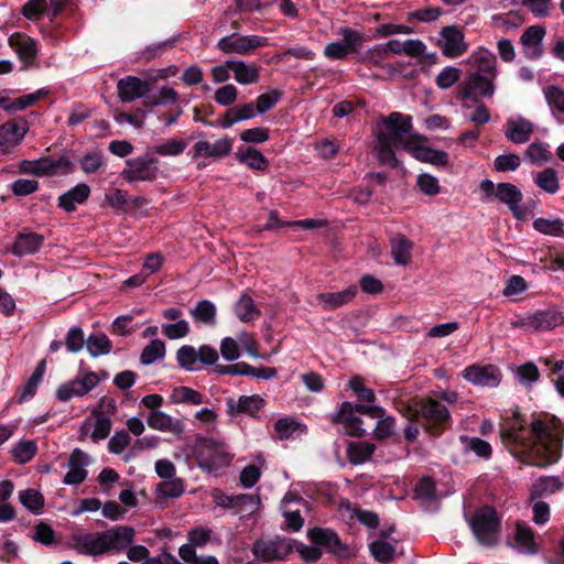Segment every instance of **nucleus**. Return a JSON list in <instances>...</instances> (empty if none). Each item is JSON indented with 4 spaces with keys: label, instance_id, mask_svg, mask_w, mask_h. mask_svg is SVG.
I'll return each instance as SVG.
<instances>
[{
    "label": "nucleus",
    "instance_id": "obj_24",
    "mask_svg": "<svg viewBox=\"0 0 564 564\" xmlns=\"http://www.w3.org/2000/svg\"><path fill=\"white\" fill-rule=\"evenodd\" d=\"M496 197L508 206L516 218H524L525 214L520 205L522 193L516 185L511 183H499L496 188Z\"/></svg>",
    "mask_w": 564,
    "mask_h": 564
},
{
    "label": "nucleus",
    "instance_id": "obj_28",
    "mask_svg": "<svg viewBox=\"0 0 564 564\" xmlns=\"http://www.w3.org/2000/svg\"><path fill=\"white\" fill-rule=\"evenodd\" d=\"M149 85L138 77L128 76L118 82V95L123 102H131L142 97Z\"/></svg>",
    "mask_w": 564,
    "mask_h": 564
},
{
    "label": "nucleus",
    "instance_id": "obj_11",
    "mask_svg": "<svg viewBox=\"0 0 564 564\" xmlns=\"http://www.w3.org/2000/svg\"><path fill=\"white\" fill-rule=\"evenodd\" d=\"M496 77L480 73H471L463 84L459 98L464 102L463 107L468 108V100H475L478 96L491 97L495 94Z\"/></svg>",
    "mask_w": 564,
    "mask_h": 564
},
{
    "label": "nucleus",
    "instance_id": "obj_18",
    "mask_svg": "<svg viewBox=\"0 0 564 564\" xmlns=\"http://www.w3.org/2000/svg\"><path fill=\"white\" fill-rule=\"evenodd\" d=\"M545 33V29L540 25H532L525 29L520 37V44L528 59L534 61L543 55V40Z\"/></svg>",
    "mask_w": 564,
    "mask_h": 564
},
{
    "label": "nucleus",
    "instance_id": "obj_63",
    "mask_svg": "<svg viewBox=\"0 0 564 564\" xmlns=\"http://www.w3.org/2000/svg\"><path fill=\"white\" fill-rule=\"evenodd\" d=\"M460 77V70L453 66L445 67L435 78L438 88L447 89L452 87Z\"/></svg>",
    "mask_w": 564,
    "mask_h": 564
},
{
    "label": "nucleus",
    "instance_id": "obj_40",
    "mask_svg": "<svg viewBox=\"0 0 564 564\" xmlns=\"http://www.w3.org/2000/svg\"><path fill=\"white\" fill-rule=\"evenodd\" d=\"M236 158L240 163L252 170L264 171L269 167L268 159L254 148H239Z\"/></svg>",
    "mask_w": 564,
    "mask_h": 564
},
{
    "label": "nucleus",
    "instance_id": "obj_16",
    "mask_svg": "<svg viewBox=\"0 0 564 564\" xmlns=\"http://www.w3.org/2000/svg\"><path fill=\"white\" fill-rule=\"evenodd\" d=\"M98 381V376L93 371L79 373L74 380L62 384L57 389V397L62 401H68L74 397H83L93 390Z\"/></svg>",
    "mask_w": 564,
    "mask_h": 564
},
{
    "label": "nucleus",
    "instance_id": "obj_53",
    "mask_svg": "<svg viewBox=\"0 0 564 564\" xmlns=\"http://www.w3.org/2000/svg\"><path fill=\"white\" fill-rule=\"evenodd\" d=\"M176 359L180 367L187 371H194L199 368L198 351L193 346H182L176 352Z\"/></svg>",
    "mask_w": 564,
    "mask_h": 564
},
{
    "label": "nucleus",
    "instance_id": "obj_15",
    "mask_svg": "<svg viewBox=\"0 0 564 564\" xmlns=\"http://www.w3.org/2000/svg\"><path fill=\"white\" fill-rule=\"evenodd\" d=\"M420 412L423 419L426 420L432 434H438L449 425V412L438 400L430 398L423 401Z\"/></svg>",
    "mask_w": 564,
    "mask_h": 564
},
{
    "label": "nucleus",
    "instance_id": "obj_54",
    "mask_svg": "<svg viewBox=\"0 0 564 564\" xmlns=\"http://www.w3.org/2000/svg\"><path fill=\"white\" fill-rule=\"evenodd\" d=\"M86 348L90 356L99 357L107 355L111 350V343L108 337L104 334L90 335L86 339Z\"/></svg>",
    "mask_w": 564,
    "mask_h": 564
},
{
    "label": "nucleus",
    "instance_id": "obj_6",
    "mask_svg": "<svg viewBox=\"0 0 564 564\" xmlns=\"http://www.w3.org/2000/svg\"><path fill=\"white\" fill-rule=\"evenodd\" d=\"M468 522L479 544L485 546L497 544L500 538L501 518L492 507L478 508L470 516Z\"/></svg>",
    "mask_w": 564,
    "mask_h": 564
},
{
    "label": "nucleus",
    "instance_id": "obj_35",
    "mask_svg": "<svg viewBox=\"0 0 564 564\" xmlns=\"http://www.w3.org/2000/svg\"><path fill=\"white\" fill-rule=\"evenodd\" d=\"M26 132L23 119H14L0 126V145L17 144Z\"/></svg>",
    "mask_w": 564,
    "mask_h": 564
},
{
    "label": "nucleus",
    "instance_id": "obj_22",
    "mask_svg": "<svg viewBox=\"0 0 564 564\" xmlns=\"http://www.w3.org/2000/svg\"><path fill=\"white\" fill-rule=\"evenodd\" d=\"M147 423L152 430L171 433L175 436H181L185 431L183 420L175 419L161 410L150 411L147 416Z\"/></svg>",
    "mask_w": 564,
    "mask_h": 564
},
{
    "label": "nucleus",
    "instance_id": "obj_61",
    "mask_svg": "<svg viewBox=\"0 0 564 564\" xmlns=\"http://www.w3.org/2000/svg\"><path fill=\"white\" fill-rule=\"evenodd\" d=\"M237 97H238V89L232 84H227V85L219 87L218 89H216L215 96H214L215 101L218 105L225 106V107L234 105L235 101L237 100Z\"/></svg>",
    "mask_w": 564,
    "mask_h": 564
},
{
    "label": "nucleus",
    "instance_id": "obj_59",
    "mask_svg": "<svg viewBox=\"0 0 564 564\" xmlns=\"http://www.w3.org/2000/svg\"><path fill=\"white\" fill-rule=\"evenodd\" d=\"M187 142L183 139H169L154 148L156 154L163 156H175L184 152Z\"/></svg>",
    "mask_w": 564,
    "mask_h": 564
},
{
    "label": "nucleus",
    "instance_id": "obj_60",
    "mask_svg": "<svg viewBox=\"0 0 564 564\" xmlns=\"http://www.w3.org/2000/svg\"><path fill=\"white\" fill-rule=\"evenodd\" d=\"M516 376L523 386H531L540 378V371L535 364L529 361L517 368Z\"/></svg>",
    "mask_w": 564,
    "mask_h": 564
},
{
    "label": "nucleus",
    "instance_id": "obj_62",
    "mask_svg": "<svg viewBox=\"0 0 564 564\" xmlns=\"http://www.w3.org/2000/svg\"><path fill=\"white\" fill-rule=\"evenodd\" d=\"M85 344L86 339L83 329L77 326L69 328L65 338L67 350L70 352H78L83 349Z\"/></svg>",
    "mask_w": 564,
    "mask_h": 564
},
{
    "label": "nucleus",
    "instance_id": "obj_56",
    "mask_svg": "<svg viewBox=\"0 0 564 564\" xmlns=\"http://www.w3.org/2000/svg\"><path fill=\"white\" fill-rule=\"evenodd\" d=\"M164 356L165 344L161 339H153L144 347L140 359L143 365H151Z\"/></svg>",
    "mask_w": 564,
    "mask_h": 564
},
{
    "label": "nucleus",
    "instance_id": "obj_29",
    "mask_svg": "<svg viewBox=\"0 0 564 564\" xmlns=\"http://www.w3.org/2000/svg\"><path fill=\"white\" fill-rule=\"evenodd\" d=\"M564 488V479L560 476H543L531 486L530 496L534 500L540 497H549Z\"/></svg>",
    "mask_w": 564,
    "mask_h": 564
},
{
    "label": "nucleus",
    "instance_id": "obj_34",
    "mask_svg": "<svg viewBox=\"0 0 564 564\" xmlns=\"http://www.w3.org/2000/svg\"><path fill=\"white\" fill-rule=\"evenodd\" d=\"M169 400L173 404L200 405L205 403L204 395L186 386H175L171 389Z\"/></svg>",
    "mask_w": 564,
    "mask_h": 564
},
{
    "label": "nucleus",
    "instance_id": "obj_39",
    "mask_svg": "<svg viewBox=\"0 0 564 564\" xmlns=\"http://www.w3.org/2000/svg\"><path fill=\"white\" fill-rule=\"evenodd\" d=\"M89 194L90 188L88 185L84 183L77 184L59 196V206L67 212H72L77 205L83 204L88 198Z\"/></svg>",
    "mask_w": 564,
    "mask_h": 564
},
{
    "label": "nucleus",
    "instance_id": "obj_42",
    "mask_svg": "<svg viewBox=\"0 0 564 564\" xmlns=\"http://www.w3.org/2000/svg\"><path fill=\"white\" fill-rule=\"evenodd\" d=\"M412 242L402 235L391 240V254L398 265H408L412 260Z\"/></svg>",
    "mask_w": 564,
    "mask_h": 564
},
{
    "label": "nucleus",
    "instance_id": "obj_25",
    "mask_svg": "<svg viewBox=\"0 0 564 564\" xmlns=\"http://www.w3.org/2000/svg\"><path fill=\"white\" fill-rule=\"evenodd\" d=\"M534 126L530 120L521 116H513L506 122L505 135L511 142L522 144L529 141Z\"/></svg>",
    "mask_w": 564,
    "mask_h": 564
},
{
    "label": "nucleus",
    "instance_id": "obj_50",
    "mask_svg": "<svg viewBox=\"0 0 564 564\" xmlns=\"http://www.w3.org/2000/svg\"><path fill=\"white\" fill-rule=\"evenodd\" d=\"M193 318L206 325H215L216 323V306L207 300L199 301L192 310Z\"/></svg>",
    "mask_w": 564,
    "mask_h": 564
},
{
    "label": "nucleus",
    "instance_id": "obj_43",
    "mask_svg": "<svg viewBox=\"0 0 564 564\" xmlns=\"http://www.w3.org/2000/svg\"><path fill=\"white\" fill-rule=\"evenodd\" d=\"M533 181L541 191L547 194H556L560 189V181L554 169L549 167L535 173Z\"/></svg>",
    "mask_w": 564,
    "mask_h": 564
},
{
    "label": "nucleus",
    "instance_id": "obj_51",
    "mask_svg": "<svg viewBox=\"0 0 564 564\" xmlns=\"http://www.w3.org/2000/svg\"><path fill=\"white\" fill-rule=\"evenodd\" d=\"M386 56L387 54L383 47L381 44H378L362 53L359 57V61L366 63L369 66L387 68L389 73H392L393 67L391 65H384L383 63Z\"/></svg>",
    "mask_w": 564,
    "mask_h": 564
},
{
    "label": "nucleus",
    "instance_id": "obj_4",
    "mask_svg": "<svg viewBox=\"0 0 564 564\" xmlns=\"http://www.w3.org/2000/svg\"><path fill=\"white\" fill-rule=\"evenodd\" d=\"M134 533V529L127 525H117L102 532L82 533L74 536V547L78 553L90 556L118 553L132 543Z\"/></svg>",
    "mask_w": 564,
    "mask_h": 564
},
{
    "label": "nucleus",
    "instance_id": "obj_57",
    "mask_svg": "<svg viewBox=\"0 0 564 564\" xmlns=\"http://www.w3.org/2000/svg\"><path fill=\"white\" fill-rule=\"evenodd\" d=\"M178 555L187 564H219L213 555H197L192 545H182Z\"/></svg>",
    "mask_w": 564,
    "mask_h": 564
},
{
    "label": "nucleus",
    "instance_id": "obj_58",
    "mask_svg": "<svg viewBox=\"0 0 564 564\" xmlns=\"http://www.w3.org/2000/svg\"><path fill=\"white\" fill-rule=\"evenodd\" d=\"M369 547L372 556L380 563L389 562L395 554V547L386 540L373 541Z\"/></svg>",
    "mask_w": 564,
    "mask_h": 564
},
{
    "label": "nucleus",
    "instance_id": "obj_17",
    "mask_svg": "<svg viewBox=\"0 0 564 564\" xmlns=\"http://www.w3.org/2000/svg\"><path fill=\"white\" fill-rule=\"evenodd\" d=\"M111 430V421L102 414H94L87 417L80 429L82 441H91L98 443L105 440Z\"/></svg>",
    "mask_w": 564,
    "mask_h": 564
},
{
    "label": "nucleus",
    "instance_id": "obj_48",
    "mask_svg": "<svg viewBox=\"0 0 564 564\" xmlns=\"http://www.w3.org/2000/svg\"><path fill=\"white\" fill-rule=\"evenodd\" d=\"M532 226L543 235L564 237V223L561 218L538 217L533 220Z\"/></svg>",
    "mask_w": 564,
    "mask_h": 564
},
{
    "label": "nucleus",
    "instance_id": "obj_5",
    "mask_svg": "<svg viewBox=\"0 0 564 564\" xmlns=\"http://www.w3.org/2000/svg\"><path fill=\"white\" fill-rule=\"evenodd\" d=\"M193 456L199 468L207 471H218L229 466L232 459L227 445L223 441L210 437L196 438Z\"/></svg>",
    "mask_w": 564,
    "mask_h": 564
},
{
    "label": "nucleus",
    "instance_id": "obj_27",
    "mask_svg": "<svg viewBox=\"0 0 564 564\" xmlns=\"http://www.w3.org/2000/svg\"><path fill=\"white\" fill-rule=\"evenodd\" d=\"M9 45L25 66H30L34 63L35 43L32 37L22 33H14L9 37Z\"/></svg>",
    "mask_w": 564,
    "mask_h": 564
},
{
    "label": "nucleus",
    "instance_id": "obj_37",
    "mask_svg": "<svg viewBox=\"0 0 564 564\" xmlns=\"http://www.w3.org/2000/svg\"><path fill=\"white\" fill-rule=\"evenodd\" d=\"M15 257H24L33 253L35 250V234L29 229H23L15 236L13 242L7 247Z\"/></svg>",
    "mask_w": 564,
    "mask_h": 564
},
{
    "label": "nucleus",
    "instance_id": "obj_21",
    "mask_svg": "<svg viewBox=\"0 0 564 564\" xmlns=\"http://www.w3.org/2000/svg\"><path fill=\"white\" fill-rule=\"evenodd\" d=\"M281 508L286 525L293 531H299L304 523L301 516L302 509H307V503L293 492L285 494Z\"/></svg>",
    "mask_w": 564,
    "mask_h": 564
},
{
    "label": "nucleus",
    "instance_id": "obj_3",
    "mask_svg": "<svg viewBox=\"0 0 564 564\" xmlns=\"http://www.w3.org/2000/svg\"><path fill=\"white\" fill-rule=\"evenodd\" d=\"M357 413L377 420V425L373 430L377 438L383 440L393 433L395 425L394 419L392 416H386L384 409L373 404L352 405L350 402H343L337 413L332 416V421L340 422L347 434L360 437L367 433V430L362 426V420Z\"/></svg>",
    "mask_w": 564,
    "mask_h": 564
},
{
    "label": "nucleus",
    "instance_id": "obj_64",
    "mask_svg": "<svg viewBox=\"0 0 564 564\" xmlns=\"http://www.w3.org/2000/svg\"><path fill=\"white\" fill-rule=\"evenodd\" d=\"M544 364L547 366L552 365V381L556 391L564 398V360H556L552 362L549 358H545Z\"/></svg>",
    "mask_w": 564,
    "mask_h": 564
},
{
    "label": "nucleus",
    "instance_id": "obj_8",
    "mask_svg": "<svg viewBox=\"0 0 564 564\" xmlns=\"http://www.w3.org/2000/svg\"><path fill=\"white\" fill-rule=\"evenodd\" d=\"M341 41L328 43L324 48V55L329 59H345L350 53L360 51L364 36L360 32L350 28H340L336 32Z\"/></svg>",
    "mask_w": 564,
    "mask_h": 564
},
{
    "label": "nucleus",
    "instance_id": "obj_23",
    "mask_svg": "<svg viewBox=\"0 0 564 564\" xmlns=\"http://www.w3.org/2000/svg\"><path fill=\"white\" fill-rule=\"evenodd\" d=\"M232 149V141L229 138H221L210 143L205 140L197 141L193 149V158H208V159H220L230 153Z\"/></svg>",
    "mask_w": 564,
    "mask_h": 564
},
{
    "label": "nucleus",
    "instance_id": "obj_1",
    "mask_svg": "<svg viewBox=\"0 0 564 564\" xmlns=\"http://www.w3.org/2000/svg\"><path fill=\"white\" fill-rule=\"evenodd\" d=\"M412 120L408 115L392 112L378 128L373 150L381 164H398L395 150H404L414 159L435 166H445L448 154L445 151L427 147L426 138L412 133Z\"/></svg>",
    "mask_w": 564,
    "mask_h": 564
},
{
    "label": "nucleus",
    "instance_id": "obj_45",
    "mask_svg": "<svg viewBox=\"0 0 564 564\" xmlns=\"http://www.w3.org/2000/svg\"><path fill=\"white\" fill-rule=\"evenodd\" d=\"M235 313L243 323L253 322L261 314L260 310L256 306L253 300L248 294H242L240 296L235 305Z\"/></svg>",
    "mask_w": 564,
    "mask_h": 564
},
{
    "label": "nucleus",
    "instance_id": "obj_38",
    "mask_svg": "<svg viewBox=\"0 0 564 564\" xmlns=\"http://www.w3.org/2000/svg\"><path fill=\"white\" fill-rule=\"evenodd\" d=\"M228 64L231 66L234 78L237 83L250 85L259 80V68L253 64L243 61H228Z\"/></svg>",
    "mask_w": 564,
    "mask_h": 564
},
{
    "label": "nucleus",
    "instance_id": "obj_30",
    "mask_svg": "<svg viewBox=\"0 0 564 564\" xmlns=\"http://www.w3.org/2000/svg\"><path fill=\"white\" fill-rule=\"evenodd\" d=\"M257 116L258 112L256 110L254 104L247 102L229 108L220 119L219 123L224 129H229L240 121H246Z\"/></svg>",
    "mask_w": 564,
    "mask_h": 564
},
{
    "label": "nucleus",
    "instance_id": "obj_44",
    "mask_svg": "<svg viewBox=\"0 0 564 564\" xmlns=\"http://www.w3.org/2000/svg\"><path fill=\"white\" fill-rule=\"evenodd\" d=\"M308 536L316 546L325 547L332 552H335L339 545L337 534L328 529L314 528L310 530Z\"/></svg>",
    "mask_w": 564,
    "mask_h": 564
},
{
    "label": "nucleus",
    "instance_id": "obj_14",
    "mask_svg": "<svg viewBox=\"0 0 564 564\" xmlns=\"http://www.w3.org/2000/svg\"><path fill=\"white\" fill-rule=\"evenodd\" d=\"M437 45L442 53L449 58L463 55L468 48L463 31L453 25L441 30Z\"/></svg>",
    "mask_w": 564,
    "mask_h": 564
},
{
    "label": "nucleus",
    "instance_id": "obj_49",
    "mask_svg": "<svg viewBox=\"0 0 564 564\" xmlns=\"http://www.w3.org/2000/svg\"><path fill=\"white\" fill-rule=\"evenodd\" d=\"M460 443L463 444V448L467 452H473L477 457L489 459L492 453L491 445L479 438V437H469L462 435L459 437Z\"/></svg>",
    "mask_w": 564,
    "mask_h": 564
},
{
    "label": "nucleus",
    "instance_id": "obj_20",
    "mask_svg": "<svg viewBox=\"0 0 564 564\" xmlns=\"http://www.w3.org/2000/svg\"><path fill=\"white\" fill-rule=\"evenodd\" d=\"M227 413L229 415L246 414L249 416H257L259 411L265 405V401L258 394L241 395L239 398H227L226 400Z\"/></svg>",
    "mask_w": 564,
    "mask_h": 564
},
{
    "label": "nucleus",
    "instance_id": "obj_46",
    "mask_svg": "<svg viewBox=\"0 0 564 564\" xmlns=\"http://www.w3.org/2000/svg\"><path fill=\"white\" fill-rule=\"evenodd\" d=\"M274 430L280 440L302 435L306 432L305 425L289 416L279 419L274 424Z\"/></svg>",
    "mask_w": 564,
    "mask_h": 564
},
{
    "label": "nucleus",
    "instance_id": "obj_55",
    "mask_svg": "<svg viewBox=\"0 0 564 564\" xmlns=\"http://www.w3.org/2000/svg\"><path fill=\"white\" fill-rule=\"evenodd\" d=\"M375 451V445L367 442L350 444L348 447V457L352 464H362L370 458Z\"/></svg>",
    "mask_w": 564,
    "mask_h": 564
},
{
    "label": "nucleus",
    "instance_id": "obj_33",
    "mask_svg": "<svg viewBox=\"0 0 564 564\" xmlns=\"http://www.w3.org/2000/svg\"><path fill=\"white\" fill-rule=\"evenodd\" d=\"M73 163L65 158L58 159H37V176L39 175H65L73 172Z\"/></svg>",
    "mask_w": 564,
    "mask_h": 564
},
{
    "label": "nucleus",
    "instance_id": "obj_47",
    "mask_svg": "<svg viewBox=\"0 0 564 564\" xmlns=\"http://www.w3.org/2000/svg\"><path fill=\"white\" fill-rule=\"evenodd\" d=\"M343 517H348L349 519H357L360 523L367 525L368 528H375L378 525V517L376 513L370 511L359 510L352 507L349 502H343L339 508Z\"/></svg>",
    "mask_w": 564,
    "mask_h": 564
},
{
    "label": "nucleus",
    "instance_id": "obj_52",
    "mask_svg": "<svg viewBox=\"0 0 564 564\" xmlns=\"http://www.w3.org/2000/svg\"><path fill=\"white\" fill-rule=\"evenodd\" d=\"M525 158L532 164L541 165L552 159V152L546 143L533 142L528 147Z\"/></svg>",
    "mask_w": 564,
    "mask_h": 564
},
{
    "label": "nucleus",
    "instance_id": "obj_9",
    "mask_svg": "<svg viewBox=\"0 0 564 564\" xmlns=\"http://www.w3.org/2000/svg\"><path fill=\"white\" fill-rule=\"evenodd\" d=\"M292 551L291 540L283 538H261L253 543L252 553L262 562L284 560Z\"/></svg>",
    "mask_w": 564,
    "mask_h": 564
},
{
    "label": "nucleus",
    "instance_id": "obj_19",
    "mask_svg": "<svg viewBox=\"0 0 564 564\" xmlns=\"http://www.w3.org/2000/svg\"><path fill=\"white\" fill-rule=\"evenodd\" d=\"M94 459L85 452L76 448L68 458V471L64 477L67 485H78L87 478L86 467L91 465Z\"/></svg>",
    "mask_w": 564,
    "mask_h": 564
},
{
    "label": "nucleus",
    "instance_id": "obj_13",
    "mask_svg": "<svg viewBox=\"0 0 564 564\" xmlns=\"http://www.w3.org/2000/svg\"><path fill=\"white\" fill-rule=\"evenodd\" d=\"M463 378L474 386L497 388L501 382L502 373L495 365L474 364L464 369Z\"/></svg>",
    "mask_w": 564,
    "mask_h": 564
},
{
    "label": "nucleus",
    "instance_id": "obj_31",
    "mask_svg": "<svg viewBox=\"0 0 564 564\" xmlns=\"http://www.w3.org/2000/svg\"><path fill=\"white\" fill-rule=\"evenodd\" d=\"M357 286L350 285L339 292H325L317 295L319 304L325 310H335L349 303L357 294Z\"/></svg>",
    "mask_w": 564,
    "mask_h": 564
},
{
    "label": "nucleus",
    "instance_id": "obj_10",
    "mask_svg": "<svg viewBox=\"0 0 564 564\" xmlns=\"http://www.w3.org/2000/svg\"><path fill=\"white\" fill-rule=\"evenodd\" d=\"M268 39L259 35H237L224 36L218 41L217 46L224 53L249 55L259 47L265 46Z\"/></svg>",
    "mask_w": 564,
    "mask_h": 564
},
{
    "label": "nucleus",
    "instance_id": "obj_7",
    "mask_svg": "<svg viewBox=\"0 0 564 564\" xmlns=\"http://www.w3.org/2000/svg\"><path fill=\"white\" fill-rule=\"evenodd\" d=\"M564 324V315L555 307L516 315L510 325L528 333L550 332Z\"/></svg>",
    "mask_w": 564,
    "mask_h": 564
},
{
    "label": "nucleus",
    "instance_id": "obj_2",
    "mask_svg": "<svg viewBox=\"0 0 564 564\" xmlns=\"http://www.w3.org/2000/svg\"><path fill=\"white\" fill-rule=\"evenodd\" d=\"M505 437L519 446L524 463L546 467L556 463L562 455L564 426L555 416L542 413L532 420L530 427L512 424Z\"/></svg>",
    "mask_w": 564,
    "mask_h": 564
},
{
    "label": "nucleus",
    "instance_id": "obj_26",
    "mask_svg": "<svg viewBox=\"0 0 564 564\" xmlns=\"http://www.w3.org/2000/svg\"><path fill=\"white\" fill-rule=\"evenodd\" d=\"M467 63L475 68L474 73H480L497 77V59L496 55L485 47H478L471 52Z\"/></svg>",
    "mask_w": 564,
    "mask_h": 564
},
{
    "label": "nucleus",
    "instance_id": "obj_12",
    "mask_svg": "<svg viewBox=\"0 0 564 564\" xmlns=\"http://www.w3.org/2000/svg\"><path fill=\"white\" fill-rule=\"evenodd\" d=\"M156 174L158 161L149 155L127 160L121 173L122 177L129 183L153 181Z\"/></svg>",
    "mask_w": 564,
    "mask_h": 564
},
{
    "label": "nucleus",
    "instance_id": "obj_32",
    "mask_svg": "<svg viewBox=\"0 0 564 564\" xmlns=\"http://www.w3.org/2000/svg\"><path fill=\"white\" fill-rule=\"evenodd\" d=\"M185 491L183 479L175 477L167 480H162L155 488V502L164 505L169 499H176Z\"/></svg>",
    "mask_w": 564,
    "mask_h": 564
},
{
    "label": "nucleus",
    "instance_id": "obj_41",
    "mask_svg": "<svg viewBox=\"0 0 564 564\" xmlns=\"http://www.w3.org/2000/svg\"><path fill=\"white\" fill-rule=\"evenodd\" d=\"M512 546L521 553L533 554L536 552L534 535L531 528L524 523H517Z\"/></svg>",
    "mask_w": 564,
    "mask_h": 564
},
{
    "label": "nucleus",
    "instance_id": "obj_36",
    "mask_svg": "<svg viewBox=\"0 0 564 564\" xmlns=\"http://www.w3.org/2000/svg\"><path fill=\"white\" fill-rule=\"evenodd\" d=\"M543 94L552 115L560 123H564V89L550 85L543 88Z\"/></svg>",
    "mask_w": 564,
    "mask_h": 564
}]
</instances>
